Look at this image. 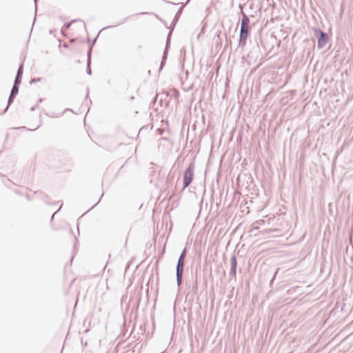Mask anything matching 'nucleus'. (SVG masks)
<instances>
[{"label": "nucleus", "mask_w": 353, "mask_h": 353, "mask_svg": "<svg viewBox=\"0 0 353 353\" xmlns=\"http://www.w3.org/2000/svg\"><path fill=\"white\" fill-rule=\"evenodd\" d=\"M43 99L42 98H39L37 101L38 103H41L43 102Z\"/></svg>", "instance_id": "28"}, {"label": "nucleus", "mask_w": 353, "mask_h": 353, "mask_svg": "<svg viewBox=\"0 0 353 353\" xmlns=\"http://www.w3.org/2000/svg\"><path fill=\"white\" fill-rule=\"evenodd\" d=\"M23 73V63H21L19 65L18 70L17 71L15 79L14 81L13 86H16L19 88V85L22 81V77Z\"/></svg>", "instance_id": "6"}, {"label": "nucleus", "mask_w": 353, "mask_h": 353, "mask_svg": "<svg viewBox=\"0 0 353 353\" xmlns=\"http://www.w3.org/2000/svg\"><path fill=\"white\" fill-rule=\"evenodd\" d=\"M35 20H36V17H34V21H33V24H32V27H33V26H34V23Z\"/></svg>", "instance_id": "33"}, {"label": "nucleus", "mask_w": 353, "mask_h": 353, "mask_svg": "<svg viewBox=\"0 0 353 353\" xmlns=\"http://www.w3.org/2000/svg\"><path fill=\"white\" fill-rule=\"evenodd\" d=\"M250 30H245L240 28L239 38V47L244 48L247 43V39L250 36Z\"/></svg>", "instance_id": "4"}, {"label": "nucleus", "mask_w": 353, "mask_h": 353, "mask_svg": "<svg viewBox=\"0 0 353 353\" xmlns=\"http://www.w3.org/2000/svg\"><path fill=\"white\" fill-rule=\"evenodd\" d=\"M178 94H179V92H176V96L177 97V96H178Z\"/></svg>", "instance_id": "39"}, {"label": "nucleus", "mask_w": 353, "mask_h": 353, "mask_svg": "<svg viewBox=\"0 0 353 353\" xmlns=\"http://www.w3.org/2000/svg\"><path fill=\"white\" fill-rule=\"evenodd\" d=\"M91 64H89L88 62L86 63V73L88 74V75H91L92 74V70H91Z\"/></svg>", "instance_id": "16"}, {"label": "nucleus", "mask_w": 353, "mask_h": 353, "mask_svg": "<svg viewBox=\"0 0 353 353\" xmlns=\"http://www.w3.org/2000/svg\"><path fill=\"white\" fill-rule=\"evenodd\" d=\"M159 103L160 105L162 106L163 105V99H161L160 101H159Z\"/></svg>", "instance_id": "29"}, {"label": "nucleus", "mask_w": 353, "mask_h": 353, "mask_svg": "<svg viewBox=\"0 0 353 353\" xmlns=\"http://www.w3.org/2000/svg\"><path fill=\"white\" fill-rule=\"evenodd\" d=\"M130 17H125L124 19H123L120 22L116 23V24H114V25H111V26H105L104 28H103L97 34V36L94 38V39L92 40V41L90 43V44L89 45V46H92L93 48V46L95 45L97 41V38L100 34V32L101 31H103V30H105V29H108V28H114V27H117L119 25H121L123 23H124L125 22V21L129 18Z\"/></svg>", "instance_id": "7"}, {"label": "nucleus", "mask_w": 353, "mask_h": 353, "mask_svg": "<svg viewBox=\"0 0 353 353\" xmlns=\"http://www.w3.org/2000/svg\"><path fill=\"white\" fill-rule=\"evenodd\" d=\"M37 107V104L30 108V111H34Z\"/></svg>", "instance_id": "26"}, {"label": "nucleus", "mask_w": 353, "mask_h": 353, "mask_svg": "<svg viewBox=\"0 0 353 353\" xmlns=\"http://www.w3.org/2000/svg\"><path fill=\"white\" fill-rule=\"evenodd\" d=\"M148 14L147 12H141L137 14H135V15H144Z\"/></svg>", "instance_id": "25"}, {"label": "nucleus", "mask_w": 353, "mask_h": 353, "mask_svg": "<svg viewBox=\"0 0 353 353\" xmlns=\"http://www.w3.org/2000/svg\"><path fill=\"white\" fill-rule=\"evenodd\" d=\"M169 28L170 29L168 35H167V38H166V42H168V41H170V39H171V35H172V31L173 30L172 29V26H170L169 27Z\"/></svg>", "instance_id": "17"}, {"label": "nucleus", "mask_w": 353, "mask_h": 353, "mask_svg": "<svg viewBox=\"0 0 353 353\" xmlns=\"http://www.w3.org/2000/svg\"><path fill=\"white\" fill-rule=\"evenodd\" d=\"M166 3H167L173 4V5H176V3H172V2H170V1H166Z\"/></svg>", "instance_id": "30"}, {"label": "nucleus", "mask_w": 353, "mask_h": 353, "mask_svg": "<svg viewBox=\"0 0 353 353\" xmlns=\"http://www.w3.org/2000/svg\"><path fill=\"white\" fill-rule=\"evenodd\" d=\"M81 21V20L80 19H75L71 20L70 21H69L68 23H65L61 30L62 34L64 36L63 32L65 30H68L70 27L72 23L76 22V21Z\"/></svg>", "instance_id": "11"}, {"label": "nucleus", "mask_w": 353, "mask_h": 353, "mask_svg": "<svg viewBox=\"0 0 353 353\" xmlns=\"http://www.w3.org/2000/svg\"><path fill=\"white\" fill-rule=\"evenodd\" d=\"M92 52V47L89 46L88 52H87V62H88L89 64H91Z\"/></svg>", "instance_id": "13"}, {"label": "nucleus", "mask_w": 353, "mask_h": 353, "mask_svg": "<svg viewBox=\"0 0 353 353\" xmlns=\"http://www.w3.org/2000/svg\"><path fill=\"white\" fill-rule=\"evenodd\" d=\"M243 6H244V5H243V4H241V3H240V4L239 5V10H240V14H241L242 16L243 15V14H245V13H244V12H243Z\"/></svg>", "instance_id": "20"}, {"label": "nucleus", "mask_w": 353, "mask_h": 353, "mask_svg": "<svg viewBox=\"0 0 353 353\" xmlns=\"http://www.w3.org/2000/svg\"><path fill=\"white\" fill-rule=\"evenodd\" d=\"M190 1V0H188L186 1V3L184 4V3H181V6L180 7V8L178 10V11L176 12L172 23H171V26H172V29L174 30L176 23H178L180 17H181V15L182 14V12H183V10L185 6V4L188 3V2Z\"/></svg>", "instance_id": "9"}, {"label": "nucleus", "mask_w": 353, "mask_h": 353, "mask_svg": "<svg viewBox=\"0 0 353 353\" xmlns=\"http://www.w3.org/2000/svg\"><path fill=\"white\" fill-rule=\"evenodd\" d=\"M194 160L195 156H194V158L192 159L191 163L189 164V165L184 172L183 179V188H186L187 187H188L193 180L194 170L195 168Z\"/></svg>", "instance_id": "2"}, {"label": "nucleus", "mask_w": 353, "mask_h": 353, "mask_svg": "<svg viewBox=\"0 0 353 353\" xmlns=\"http://www.w3.org/2000/svg\"><path fill=\"white\" fill-rule=\"evenodd\" d=\"M164 93H165V96H168V92H165Z\"/></svg>", "instance_id": "35"}, {"label": "nucleus", "mask_w": 353, "mask_h": 353, "mask_svg": "<svg viewBox=\"0 0 353 353\" xmlns=\"http://www.w3.org/2000/svg\"><path fill=\"white\" fill-rule=\"evenodd\" d=\"M240 28L250 30L251 29L250 17L246 14H243V15L241 17Z\"/></svg>", "instance_id": "10"}, {"label": "nucleus", "mask_w": 353, "mask_h": 353, "mask_svg": "<svg viewBox=\"0 0 353 353\" xmlns=\"http://www.w3.org/2000/svg\"><path fill=\"white\" fill-rule=\"evenodd\" d=\"M19 90V88L16 87V86H12L11 91H10V96L8 99L6 108L1 113H0V115L3 114L7 112L8 107L13 103L16 96L18 94Z\"/></svg>", "instance_id": "5"}, {"label": "nucleus", "mask_w": 353, "mask_h": 353, "mask_svg": "<svg viewBox=\"0 0 353 353\" xmlns=\"http://www.w3.org/2000/svg\"><path fill=\"white\" fill-rule=\"evenodd\" d=\"M252 7H253V4L252 3V4L250 5V8L252 9Z\"/></svg>", "instance_id": "34"}, {"label": "nucleus", "mask_w": 353, "mask_h": 353, "mask_svg": "<svg viewBox=\"0 0 353 353\" xmlns=\"http://www.w3.org/2000/svg\"><path fill=\"white\" fill-rule=\"evenodd\" d=\"M312 31L317 39V48L323 49L329 42L327 34L317 27L312 28Z\"/></svg>", "instance_id": "1"}, {"label": "nucleus", "mask_w": 353, "mask_h": 353, "mask_svg": "<svg viewBox=\"0 0 353 353\" xmlns=\"http://www.w3.org/2000/svg\"><path fill=\"white\" fill-rule=\"evenodd\" d=\"M67 110H71V109H69V108H66V109L65 110V111H67Z\"/></svg>", "instance_id": "37"}, {"label": "nucleus", "mask_w": 353, "mask_h": 353, "mask_svg": "<svg viewBox=\"0 0 353 353\" xmlns=\"http://www.w3.org/2000/svg\"><path fill=\"white\" fill-rule=\"evenodd\" d=\"M186 256H187V249H186V248H185L183 250V251L181 252L178 259L181 260V261H185Z\"/></svg>", "instance_id": "15"}, {"label": "nucleus", "mask_w": 353, "mask_h": 353, "mask_svg": "<svg viewBox=\"0 0 353 353\" xmlns=\"http://www.w3.org/2000/svg\"><path fill=\"white\" fill-rule=\"evenodd\" d=\"M185 266V261L179 260L177 261L176 267V284L179 288L183 283V275Z\"/></svg>", "instance_id": "3"}, {"label": "nucleus", "mask_w": 353, "mask_h": 353, "mask_svg": "<svg viewBox=\"0 0 353 353\" xmlns=\"http://www.w3.org/2000/svg\"><path fill=\"white\" fill-rule=\"evenodd\" d=\"M34 4H35V11L37 12V0H34Z\"/></svg>", "instance_id": "27"}, {"label": "nucleus", "mask_w": 353, "mask_h": 353, "mask_svg": "<svg viewBox=\"0 0 353 353\" xmlns=\"http://www.w3.org/2000/svg\"><path fill=\"white\" fill-rule=\"evenodd\" d=\"M237 261L236 256L233 254L230 259V276L236 279V277Z\"/></svg>", "instance_id": "8"}, {"label": "nucleus", "mask_w": 353, "mask_h": 353, "mask_svg": "<svg viewBox=\"0 0 353 353\" xmlns=\"http://www.w3.org/2000/svg\"><path fill=\"white\" fill-rule=\"evenodd\" d=\"M70 233L71 235H73V232H72V230H70Z\"/></svg>", "instance_id": "32"}, {"label": "nucleus", "mask_w": 353, "mask_h": 353, "mask_svg": "<svg viewBox=\"0 0 353 353\" xmlns=\"http://www.w3.org/2000/svg\"><path fill=\"white\" fill-rule=\"evenodd\" d=\"M62 205H63V203H61V205L60 208L58 209V210H57V211H56V212H55L52 215V216H51V218H50V222H51V223L52 222V221H53V219H54V217L55 214H57L60 211V210H61V208Z\"/></svg>", "instance_id": "19"}, {"label": "nucleus", "mask_w": 353, "mask_h": 353, "mask_svg": "<svg viewBox=\"0 0 353 353\" xmlns=\"http://www.w3.org/2000/svg\"><path fill=\"white\" fill-rule=\"evenodd\" d=\"M77 243H78V239L77 237H74V252L76 250V246H77Z\"/></svg>", "instance_id": "24"}, {"label": "nucleus", "mask_w": 353, "mask_h": 353, "mask_svg": "<svg viewBox=\"0 0 353 353\" xmlns=\"http://www.w3.org/2000/svg\"><path fill=\"white\" fill-rule=\"evenodd\" d=\"M103 193H102V194H101V196L100 199L98 200V201H97V203H95L92 207H91V208L88 210V212L89 210H90L91 209H92L94 206H96V205H97L100 202L101 199V197L103 196Z\"/></svg>", "instance_id": "23"}, {"label": "nucleus", "mask_w": 353, "mask_h": 353, "mask_svg": "<svg viewBox=\"0 0 353 353\" xmlns=\"http://www.w3.org/2000/svg\"><path fill=\"white\" fill-rule=\"evenodd\" d=\"M87 41H90V37H87Z\"/></svg>", "instance_id": "36"}, {"label": "nucleus", "mask_w": 353, "mask_h": 353, "mask_svg": "<svg viewBox=\"0 0 353 353\" xmlns=\"http://www.w3.org/2000/svg\"><path fill=\"white\" fill-rule=\"evenodd\" d=\"M225 156H220L218 161H219V166L220 167L222 162H223V158H224Z\"/></svg>", "instance_id": "22"}, {"label": "nucleus", "mask_w": 353, "mask_h": 353, "mask_svg": "<svg viewBox=\"0 0 353 353\" xmlns=\"http://www.w3.org/2000/svg\"><path fill=\"white\" fill-rule=\"evenodd\" d=\"M88 93H89V88H87L86 97H88Z\"/></svg>", "instance_id": "31"}, {"label": "nucleus", "mask_w": 353, "mask_h": 353, "mask_svg": "<svg viewBox=\"0 0 353 353\" xmlns=\"http://www.w3.org/2000/svg\"><path fill=\"white\" fill-rule=\"evenodd\" d=\"M167 59H168V57H166L165 54L162 56L161 63L159 65V71L162 70L163 68H164L166 61H167Z\"/></svg>", "instance_id": "12"}, {"label": "nucleus", "mask_w": 353, "mask_h": 353, "mask_svg": "<svg viewBox=\"0 0 353 353\" xmlns=\"http://www.w3.org/2000/svg\"><path fill=\"white\" fill-rule=\"evenodd\" d=\"M41 81V77L32 78L30 80V84L36 83L39 82Z\"/></svg>", "instance_id": "18"}, {"label": "nucleus", "mask_w": 353, "mask_h": 353, "mask_svg": "<svg viewBox=\"0 0 353 353\" xmlns=\"http://www.w3.org/2000/svg\"><path fill=\"white\" fill-rule=\"evenodd\" d=\"M130 99H134V97H133V96L130 97Z\"/></svg>", "instance_id": "40"}, {"label": "nucleus", "mask_w": 353, "mask_h": 353, "mask_svg": "<svg viewBox=\"0 0 353 353\" xmlns=\"http://www.w3.org/2000/svg\"><path fill=\"white\" fill-rule=\"evenodd\" d=\"M276 272L274 273L273 279L276 276Z\"/></svg>", "instance_id": "38"}, {"label": "nucleus", "mask_w": 353, "mask_h": 353, "mask_svg": "<svg viewBox=\"0 0 353 353\" xmlns=\"http://www.w3.org/2000/svg\"><path fill=\"white\" fill-rule=\"evenodd\" d=\"M170 47V41L166 42L165 46L163 50V55L165 54L166 57L168 56V52H169Z\"/></svg>", "instance_id": "14"}, {"label": "nucleus", "mask_w": 353, "mask_h": 353, "mask_svg": "<svg viewBox=\"0 0 353 353\" xmlns=\"http://www.w3.org/2000/svg\"><path fill=\"white\" fill-rule=\"evenodd\" d=\"M215 157L216 156H212V155L209 156V159H208V165L211 164L212 161H214V159Z\"/></svg>", "instance_id": "21"}]
</instances>
